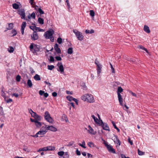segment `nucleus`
I'll return each mask as SVG.
<instances>
[{"label": "nucleus", "instance_id": "5", "mask_svg": "<svg viewBox=\"0 0 158 158\" xmlns=\"http://www.w3.org/2000/svg\"><path fill=\"white\" fill-rule=\"evenodd\" d=\"M94 63L96 65V70L98 75L99 76L100 74L101 73L102 69V65L96 59L94 61Z\"/></svg>", "mask_w": 158, "mask_h": 158}, {"label": "nucleus", "instance_id": "57", "mask_svg": "<svg viewBox=\"0 0 158 158\" xmlns=\"http://www.w3.org/2000/svg\"><path fill=\"white\" fill-rule=\"evenodd\" d=\"M74 142H69L68 144L67 145V146H72Z\"/></svg>", "mask_w": 158, "mask_h": 158}, {"label": "nucleus", "instance_id": "3", "mask_svg": "<svg viewBox=\"0 0 158 158\" xmlns=\"http://www.w3.org/2000/svg\"><path fill=\"white\" fill-rule=\"evenodd\" d=\"M123 91V89L121 87H118V88L117 93L118 94V100L119 103L120 105L122 106H123V99L122 98V96L120 94V93H121Z\"/></svg>", "mask_w": 158, "mask_h": 158}, {"label": "nucleus", "instance_id": "1", "mask_svg": "<svg viewBox=\"0 0 158 158\" xmlns=\"http://www.w3.org/2000/svg\"><path fill=\"white\" fill-rule=\"evenodd\" d=\"M81 99L84 101L89 103L94 102V99L93 95L90 94H85L81 96Z\"/></svg>", "mask_w": 158, "mask_h": 158}, {"label": "nucleus", "instance_id": "49", "mask_svg": "<svg viewBox=\"0 0 158 158\" xmlns=\"http://www.w3.org/2000/svg\"><path fill=\"white\" fill-rule=\"evenodd\" d=\"M110 66L111 69L113 73H114L115 72L114 68L113 67L112 65L110 63Z\"/></svg>", "mask_w": 158, "mask_h": 158}, {"label": "nucleus", "instance_id": "38", "mask_svg": "<svg viewBox=\"0 0 158 158\" xmlns=\"http://www.w3.org/2000/svg\"><path fill=\"white\" fill-rule=\"evenodd\" d=\"M55 67L53 65H48V68L49 70H52Z\"/></svg>", "mask_w": 158, "mask_h": 158}, {"label": "nucleus", "instance_id": "21", "mask_svg": "<svg viewBox=\"0 0 158 158\" xmlns=\"http://www.w3.org/2000/svg\"><path fill=\"white\" fill-rule=\"evenodd\" d=\"M27 17L29 19H30L31 18H32L33 19H35V13L33 12L30 15H28Z\"/></svg>", "mask_w": 158, "mask_h": 158}, {"label": "nucleus", "instance_id": "4", "mask_svg": "<svg viewBox=\"0 0 158 158\" xmlns=\"http://www.w3.org/2000/svg\"><path fill=\"white\" fill-rule=\"evenodd\" d=\"M53 33L54 31L53 30L48 31L45 33L44 36L46 39H50L52 42H53L54 41V38L52 36Z\"/></svg>", "mask_w": 158, "mask_h": 158}, {"label": "nucleus", "instance_id": "64", "mask_svg": "<svg viewBox=\"0 0 158 158\" xmlns=\"http://www.w3.org/2000/svg\"><path fill=\"white\" fill-rule=\"evenodd\" d=\"M112 123L113 126L115 128H117V127L116 126V124H115V123L113 122V121H112Z\"/></svg>", "mask_w": 158, "mask_h": 158}, {"label": "nucleus", "instance_id": "8", "mask_svg": "<svg viewBox=\"0 0 158 158\" xmlns=\"http://www.w3.org/2000/svg\"><path fill=\"white\" fill-rule=\"evenodd\" d=\"M17 13L20 16L22 19H24L27 20V19H25V10L24 9L21 8L17 10Z\"/></svg>", "mask_w": 158, "mask_h": 158}, {"label": "nucleus", "instance_id": "51", "mask_svg": "<svg viewBox=\"0 0 158 158\" xmlns=\"http://www.w3.org/2000/svg\"><path fill=\"white\" fill-rule=\"evenodd\" d=\"M39 94L40 95H43L44 93H45L42 90H40L39 91Z\"/></svg>", "mask_w": 158, "mask_h": 158}, {"label": "nucleus", "instance_id": "44", "mask_svg": "<svg viewBox=\"0 0 158 158\" xmlns=\"http://www.w3.org/2000/svg\"><path fill=\"white\" fill-rule=\"evenodd\" d=\"M38 11L39 12L41 15L44 14V11L41 9L40 8H38Z\"/></svg>", "mask_w": 158, "mask_h": 158}, {"label": "nucleus", "instance_id": "9", "mask_svg": "<svg viewBox=\"0 0 158 158\" xmlns=\"http://www.w3.org/2000/svg\"><path fill=\"white\" fill-rule=\"evenodd\" d=\"M99 125L102 126L103 129L106 131H110V129L108 125L106 123H104L102 120H101V123H99Z\"/></svg>", "mask_w": 158, "mask_h": 158}, {"label": "nucleus", "instance_id": "19", "mask_svg": "<svg viewBox=\"0 0 158 158\" xmlns=\"http://www.w3.org/2000/svg\"><path fill=\"white\" fill-rule=\"evenodd\" d=\"M144 31L148 33H149L150 32V31L149 27L147 25H144L143 28Z\"/></svg>", "mask_w": 158, "mask_h": 158}, {"label": "nucleus", "instance_id": "24", "mask_svg": "<svg viewBox=\"0 0 158 158\" xmlns=\"http://www.w3.org/2000/svg\"><path fill=\"white\" fill-rule=\"evenodd\" d=\"M34 78L36 81H40L41 79L40 76L37 74H36L34 77Z\"/></svg>", "mask_w": 158, "mask_h": 158}, {"label": "nucleus", "instance_id": "6", "mask_svg": "<svg viewBox=\"0 0 158 158\" xmlns=\"http://www.w3.org/2000/svg\"><path fill=\"white\" fill-rule=\"evenodd\" d=\"M45 119L47 121L50 123H52L53 120L51 117L49 112L48 111L45 112L44 115Z\"/></svg>", "mask_w": 158, "mask_h": 158}, {"label": "nucleus", "instance_id": "39", "mask_svg": "<svg viewBox=\"0 0 158 158\" xmlns=\"http://www.w3.org/2000/svg\"><path fill=\"white\" fill-rule=\"evenodd\" d=\"M47 125H45V127H42L40 129V130H42V131H45L46 132V133L47 132V131H46V130H47Z\"/></svg>", "mask_w": 158, "mask_h": 158}, {"label": "nucleus", "instance_id": "16", "mask_svg": "<svg viewBox=\"0 0 158 158\" xmlns=\"http://www.w3.org/2000/svg\"><path fill=\"white\" fill-rule=\"evenodd\" d=\"M54 48L56 52L58 54L61 53V50L59 47V46L57 44H56L54 46Z\"/></svg>", "mask_w": 158, "mask_h": 158}, {"label": "nucleus", "instance_id": "46", "mask_svg": "<svg viewBox=\"0 0 158 158\" xmlns=\"http://www.w3.org/2000/svg\"><path fill=\"white\" fill-rule=\"evenodd\" d=\"M50 60L49 61L50 62H54V59L53 57L52 56H49Z\"/></svg>", "mask_w": 158, "mask_h": 158}, {"label": "nucleus", "instance_id": "62", "mask_svg": "<svg viewBox=\"0 0 158 158\" xmlns=\"http://www.w3.org/2000/svg\"><path fill=\"white\" fill-rule=\"evenodd\" d=\"M43 95L45 97L47 98L48 96V94L47 92L44 93Z\"/></svg>", "mask_w": 158, "mask_h": 158}, {"label": "nucleus", "instance_id": "2", "mask_svg": "<svg viewBox=\"0 0 158 158\" xmlns=\"http://www.w3.org/2000/svg\"><path fill=\"white\" fill-rule=\"evenodd\" d=\"M30 51L34 54L36 55H37V52H39L40 49V46L34 44V43H31L29 47Z\"/></svg>", "mask_w": 158, "mask_h": 158}, {"label": "nucleus", "instance_id": "22", "mask_svg": "<svg viewBox=\"0 0 158 158\" xmlns=\"http://www.w3.org/2000/svg\"><path fill=\"white\" fill-rule=\"evenodd\" d=\"M8 27L6 28L7 30H10L12 29L13 27V24L12 23L8 24Z\"/></svg>", "mask_w": 158, "mask_h": 158}, {"label": "nucleus", "instance_id": "34", "mask_svg": "<svg viewBox=\"0 0 158 158\" xmlns=\"http://www.w3.org/2000/svg\"><path fill=\"white\" fill-rule=\"evenodd\" d=\"M11 33L13 34V35L12 36H15L17 34V32L16 30L14 29L12 30L11 31Z\"/></svg>", "mask_w": 158, "mask_h": 158}, {"label": "nucleus", "instance_id": "55", "mask_svg": "<svg viewBox=\"0 0 158 158\" xmlns=\"http://www.w3.org/2000/svg\"><path fill=\"white\" fill-rule=\"evenodd\" d=\"M129 142L130 143L131 145H132L133 144V141L131 140L130 138H129L128 139Z\"/></svg>", "mask_w": 158, "mask_h": 158}, {"label": "nucleus", "instance_id": "32", "mask_svg": "<svg viewBox=\"0 0 158 158\" xmlns=\"http://www.w3.org/2000/svg\"><path fill=\"white\" fill-rule=\"evenodd\" d=\"M87 144L88 146L90 148H93L94 147V143L91 142H88L87 143Z\"/></svg>", "mask_w": 158, "mask_h": 158}, {"label": "nucleus", "instance_id": "41", "mask_svg": "<svg viewBox=\"0 0 158 158\" xmlns=\"http://www.w3.org/2000/svg\"><path fill=\"white\" fill-rule=\"evenodd\" d=\"M67 100L70 101H71L73 100V98L71 96H68L67 97Z\"/></svg>", "mask_w": 158, "mask_h": 158}, {"label": "nucleus", "instance_id": "14", "mask_svg": "<svg viewBox=\"0 0 158 158\" xmlns=\"http://www.w3.org/2000/svg\"><path fill=\"white\" fill-rule=\"evenodd\" d=\"M106 147L109 152H111L113 153H115V149L113 148L111 145H107V146Z\"/></svg>", "mask_w": 158, "mask_h": 158}, {"label": "nucleus", "instance_id": "48", "mask_svg": "<svg viewBox=\"0 0 158 158\" xmlns=\"http://www.w3.org/2000/svg\"><path fill=\"white\" fill-rule=\"evenodd\" d=\"M44 151H47L46 147H44L42 148H40L38 150V152Z\"/></svg>", "mask_w": 158, "mask_h": 158}, {"label": "nucleus", "instance_id": "40", "mask_svg": "<svg viewBox=\"0 0 158 158\" xmlns=\"http://www.w3.org/2000/svg\"><path fill=\"white\" fill-rule=\"evenodd\" d=\"M1 95L4 98V99L6 100V96H5V94L4 91H3L2 89L1 92Z\"/></svg>", "mask_w": 158, "mask_h": 158}, {"label": "nucleus", "instance_id": "28", "mask_svg": "<svg viewBox=\"0 0 158 158\" xmlns=\"http://www.w3.org/2000/svg\"><path fill=\"white\" fill-rule=\"evenodd\" d=\"M38 23L41 24H44V20L43 19L41 18H39L38 19Z\"/></svg>", "mask_w": 158, "mask_h": 158}, {"label": "nucleus", "instance_id": "15", "mask_svg": "<svg viewBox=\"0 0 158 158\" xmlns=\"http://www.w3.org/2000/svg\"><path fill=\"white\" fill-rule=\"evenodd\" d=\"M88 128L89 129L87 131L89 133L92 135H95L96 134V132L94 131L93 129L90 125L88 126Z\"/></svg>", "mask_w": 158, "mask_h": 158}, {"label": "nucleus", "instance_id": "53", "mask_svg": "<svg viewBox=\"0 0 158 158\" xmlns=\"http://www.w3.org/2000/svg\"><path fill=\"white\" fill-rule=\"evenodd\" d=\"M5 101L7 103H10V102H12V100L10 98H9L8 100H7L6 99V100H5Z\"/></svg>", "mask_w": 158, "mask_h": 158}, {"label": "nucleus", "instance_id": "13", "mask_svg": "<svg viewBox=\"0 0 158 158\" xmlns=\"http://www.w3.org/2000/svg\"><path fill=\"white\" fill-rule=\"evenodd\" d=\"M26 26V23L25 22H23L21 26V31L22 35L24 34V30Z\"/></svg>", "mask_w": 158, "mask_h": 158}, {"label": "nucleus", "instance_id": "17", "mask_svg": "<svg viewBox=\"0 0 158 158\" xmlns=\"http://www.w3.org/2000/svg\"><path fill=\"white\" fill-rule=\"evenodd\" d=\"M115 138L113 140L115 144H117L118 146H120L121 144V142L120 140L118 139L117 136L115 135Z\"/></svg>", "mask_w": 158, "mask_h": 158}, {"label": "nucleus", "instance_id": "36", "mask_svg": "<svg viewBox=\"0 0 158 158\" xmlns=\"http://www.w3.org/2000/svg\"><path fill=\"white\" fill-rule=\"evenodd\" d=\"M32 24L34 25V26H30V28L32 30L34 31H35V28H36V29L37 28V27H36L35 26V24Z\"/></svg>", "mask_w": 158, "mask_h": 158}, {"label": "nucleus", "instance_id": "27", "mask_svg": "<svg viewBox=\"0 0 158 158\" xmlns=\"http://www.w3.org/2000/svg\"><path fill=\"white\" fill-rule=\"evenodd\" d=\"M138 48L141 49L143 50H145L147 53H148V52L147 49L145 48L142 45H139L138 47Z\"/></svg>", "mask_w": 158, "mask_h": 158}, {"label": "nucleus", "instance_id": "29", "mask_svg": "<svg viewBox=\"0 0 158 158\" xmlns=\"http://www.w3.org/2000/svg\"><path fill=\"white\" fill-rule=\"evenodd\" d=\"M73 49L72 48H69L67 51V53L69 54H71L73 53Z\"/></svg>", "mask_w": 158, "mask_h": 158}, {"label": "nucleus", "instance_id": "63", "mask_svg": "<svg viewBox=\"0 0 158 158\" xmlns=\"http://www.w3.org/2000/svg\"><path fill=\"white\" fill-rule=\"evenodd\" d=\"M44 83L48 85V86H50L51 85V84L49 82H48L47 81H44Z\"/></svg>", "mask_w": 158, "mask_h": 158}, {"label": "nucleus", "instance_id": "60", "mask_svg": "<svg viewBox=\"0 0 158 158\" xmlns=\"http://www.w3.org/2000/svg\"><path fill=\"white\" fill-rule=\"evenodd\" d=\"M12 96H15V97L17 98L19 96L18 94L15 93H14L12 95Z\"/></svg>", "mask_w": 158, "mask_h": 158}, {"label": "nucleus", "instance_id": "47", "mask_svg": "<svg viewBox=\"0 0 158 158\" xmlns=\"http://www.w3.org/2000/svg\"><path fill=\"white\" fill-rule=\"evenodd\" d=\"M21 77L19 75H18L16 77V80L18 81L19 82L20 81Z\"/></svg>", "mask_w": 158, "mask_h": 158}, {"label": "nucleus", "instance_id": "54", "mask_svg": "<svg viewBox=\"0 0 158 158\" xmlns=\"http://www.w3.org/2000/svg\"><path fill=\"white\" fill-rule=\"evenodd\" d=\"M76 153L77 155L78 156H80L81 155V152L80 151H78V149H77L76 151Z\"/></svg>", "mask_w": 158, "mask_h": 158}, {"label": "nucleus", "instance_id": "56", "mask_svg": "<svg viewBox=\"0 0 158 158\" xmlns=\"http://www.w3.org/2000/svg\"><path fill=\"white\" fill-rule=\"evenodd\" d=\"M129 92L133 96L136 97V94L135 93H133L131 91H129Z\"/></svg>", "mask_w": 158, "mask_h": 158}, {"label": "nucleus", "instance_id": "52", "mask_svg": "<svg viewBox=\"0 0 158 158\" xmlns=\"http://www.w3.org/2000/svg\"><path fill=\"white\" fill-rule=\"evenodd\" d=\"M55 58L57 60H62L61 57L59 56H56Z\"/></svg>", "mask_w": 158, "mask_h": 158}, {"label": "nucleus", "instance_id": "7", "mask_svg": "<svg viewBox=\"0 0 158 158\" xmlns=\"http://www.w3.org/2000/svg\"><path fill=\"white\" fill-rule=\"evenodd\" d=\"M73 32L75 34L78 40L80 41H82L83 40L84 36L81 32L76 29L73 30Z\"/></svg>", "mask_w": 158, "mask_h": 158}, {"label": "nucleus", "instance_id": "10", "mask_svg": "<svg viewBox=\"0 0 158 158\" xmlns=\"http://www.w3.org/2000/svg\"><path fill=\"white\" fill-rule=\"evenodd\" d=\"M57 66H58L59 69H57V71L60 72L61 73L63 74L64 73V68L63 65L61 62H58L57 64Z\"/></svg>", "mask_w": 158, "mask_h": 158}, {"label": "nucleus", "instance_id": "25", "mask_svg": "<svg viewBox=\"0 0 158 158\" xmlns=\"http://www.w3.org/2000/svg\"><path fill=\"white\" fill-rule=\"evenodd\" d=\"M35 124L36 126L37 127L39 128L40 127L42 126L41 123L40 122H39V121H36L35 122Z\"/></svg>", "mask_w": 158, "mask_h": 158}, {"label": "nucleus", "instance_id": "31", "mask_svg": "<svg viewBox=\"0 0 158 158\" xmlns=\"http://www.w3.org/2000/svg\"><path fill=\"white\" fill-rule=\"evenodd\" d=\"M46 133V132L45 131H42V130H40V131L37 132V134H39V135H44Z\"/></svg>", "mask_w": 158, "mask_h": 158}, {"label": "nucleus", "instance_id": "20", "mask_svg": "<svg viewBox=\"0 0 158 158\" xmlns=\"http://www.w3.org/2000/svg\"><path fill=\"white\" fill-rule=\"evenodd\" d=\"M91 117L93 118L94 121L96 123H97L98 124L101 123V122L99 121L98 118L97 117H95L94 115H92Z\"/></svg>", "mask_w": 158, "mask_h": 158}, {"label": "nucleus", "instance_id": "33", "mask_svg": "<svg viewBox=\"0 0 158 158\" xmlns=\"http://www.w3.org/2000/svg\"><path fill=\"white\" fill-rule=\"evenodd\" d=\"M35 118L37 121H40L41 119V117L37 114Z\"/></svg>", "mask_w": 158, "mask_h": 158}, {"label": "nucleus", "instance_id": "26", "mask_svg": "<svg viewBox=\"0 0 158 158\" xmlns=\"http://www.w3.org/2000/svg\"><path fill=\"white\" fill-rule=\"evenodd\" d=\"M27 85L30 88L32 87L33 84L31 81L30 79H28L27 81Z\"/></svg>", "mask_w": 158, "mask_h": 158}, {"label": "nucleus", "instance_id": "58", "mask_svg": "<svg viewBox=\"0 0 158 158\" xmlns=\"http://www.w3.org/2000/svg\"><path fill=\"white\" fill-rule=\"evenodd\" d=\"M66 2L67 3L68 8H69L70 7V4H69V1L68 0H66Z\"/></svg>", "mask_w": 158, "mask_h": 158}, {"label": "nucleus", "instance_id": "61", "mask_svg": "<svg viewBox=\"0 0 158 158\" xmlns=\"http://www.w3.org/2000/svg\"><path fill=\"white\" fill-rule=\"evenodd\" d=\"M37 28H35V31H41L43 30L41 29H40V28L39 27H37Z\"/></svg>", "mask_w": 158, "mask_h": 158}, {"label": "nucleus", "instance_id": "23", "mask_svg": "<svg viewBox=\"0 0 158 158\" xmlns=\"http://www.w3.org/2000/svg\"><path fill=\"white\" fill-rule=\"evenodd\" d=\"M12 7L13 8L15 9H18L19 8V5L16 3H13L12 4Z\"/></svg>", "mask_w": 158, "mask_h": 158}, {"label": "nucleus", "instance_id": "12", "mask_svg": "<svg viewBox=\"0 0 158 158\" xmlns=\"http://www.w3.org/2000/svg\"><path fill=\"white\" fill-rule=\"evenodd\" d=\"M47 130L53 132H56L57 131V128L52 126H47Z\"/></svg>", "mask_w": 158, "mask_h": 158}, {"label": "nucleus", "instance_id": "50", "mask_svg": "<svg viewBox=\"0 0 158 158\" xmlns=\"http://www.w3.org/2000/svg\"><path fill=\"white\" fill-rule=\"evenodd\" d=\"M31 115L32 117L35 118L37 114L35 112H34L32 114H31Z\"/></svg>", "mask_w": 158, "mask_h": 158}, {"label": "nucleus", "instance_id": "37", "mask_svg": "<svg viewBox=\"0 0 158 158\" xmlns=\"http://www.w3.org/2000/svg\"><path fill=\"white\" fill-rule=\"evenodd\" d=\"M89 12L90 15L92 17H94L95 15L94 11L93 10H90Z\"/></svg>", "mask_w": 158, "mask_h": 158}, {"label": "nucleus", "instance_id": "18", "mask_svg": "<svg viewBox=\"0 0 158 158\" xmlns=\"http://www.w3.org/2000/svg\"><path fill=\"white\" fill-rule=\"evenodd\" d=\"M46 148V151H53L56 149V147L54 146H48Z\"/></svg>", "mask_w": 158, "mask_h": 158}, {"label": "nucleus", "instance_id": "35", "mask_svg": "<svg viewBox=\"0 0 158 158\" xmlns=\"http://www.w3.org/2000/svg\"><path fill=\"white\" fill-rule=\"evenodd\" d=\"M14 49L12 46H10L9 48L8 49V51L10 53L13 52H14Z\"/></svg>", "mask_w": 158, "mask_h": 158}, {"label": "nucleus", "instance_id": "45", "mask_svg": "<svg viewBox=\"0 0 158 158\" xmlns=\"http://www.w3.org/2000/svg\"><path fill=\"white\" fill-rule=\"evenodd\" d=\"M57 42L59 44H61L62 42V39L60 37H59L58 38L57 40Z\"/></svg>", "mask_w": 158, "mask_h": 158}, {"label": "nucleus", "instance_id": "43", "mask_svg": "<svg viewBox=\"0 0 158 158\" xmlns=\"http://www.w3.org/2000/svg\"><path fill=\"white\" fill-rule=\"evenodd\" d=\"M64 153V152L63 151H60L58 152V154L59 156H63Z\"/></svg>", "mask_w": 158, "mask_h": 158}, {"label": "nucleus", "instance_id": "42", "mask_svg": "<svg viewBox=\"0 0 158 158\" xmlns=\"http://www.w3.org/2000/svg\"><path fill=\"white\" fill-rule=\"evenodd\" d=\"M138 153L139 155L142 156L144 154V152L140 151L139 149H138Z\"/></svg>", "mask_w": 158, "mask_h": 158}, {"label": "nucleus", "instance_id": "11", "mask_svg": "<svg viewBox=\"0 0 158 158\" xmlns=\"http://www.w3.org/2000/svg\"><path fill=\"white\" fill-rule=\"evenodd\" d=\"M31 39L33 40H37L38 39V36L36 31H34L31 35Z\"/></svg>", "mask_w": 158, "mask_h": 158}, {"label": "nucleus", "instance_id": "30", "mask_svg": "<svg viewBox=\"0 0 158 158\" xmlns=\"http://www.w3.org/2000/svg\"><path fill=\"white\" fill-rule=\"evenodd\" d=\"M79 145V146H81L82 147L84 148H86V147L85 146V142L84 140H83L81 144L80 143Z\"/></svg>", "mask_w": 158, "mask_h": 158}, {"label": "nucleus", "instance_id": "59", "mask_svg": "<svg viewBox=\"0 0 158 158\" xmlns=\"http://www.w3.org/2000/svg\"><path fill=\"white\" fill-rule=\"evenodd\" d=\"M52 95L54 97H56L57 95V93L56 92H53L52 93Z\"/></svg>", "mask_w": 158, "mask_h": 158}]
</instances>
